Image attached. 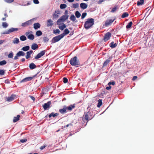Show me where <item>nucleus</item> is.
Returning a JSON list of instances; mask_svg holds the SVG:
<instances>
[{"mask_svg": "<svg viewBox=\"0 0 154 154\" xmlns=\"http://www.w3.org/2000/svg\"><path fill=\"white\" fill-rule=\"evenodd\" d=\"M144 3V0H139L137 2V5L139 6L141 5H143Z\"/></svg>", "mask_w": 154, "mask_h": 154, "instance_id": "obj_22", "label": "nucleus"}, {"mask_svg": "<svg viewBox=\"0 0 154 154\" xmlns=\"http://www.w3.org/2000/svg\"><path fill=\"white\" fill-rule=\"evenodd\" d=\"M13 55L12 52L10 53L8 55L9 58H11L13 57Z\"/></svg>", "mask_w": 154, "mask_h": 154, "instance_id": "obj_46", "label": "nucleus"}, {"mask_svg": "<svg viewBox=\"0 0 154 154\" xmlns=\"http://www.w3.org/2000/svg\"><path fill=\"white\" fill-rule=\"evenodd\" d=\"M137 79V77L136 76H134L133 78H132V80L133 81H134L136 79Z\"/></svg>", "mask_w": 154, "mask_h": 154, "instance_id": "obj_56", "label": "nucleus"}, {"mask_svg": "<svg viewBox=\"0 0 154 154\" xmlns=\"http://www.w3.org/2000/svg\"><path fill=\"white\" fill-rule=\"evenodd\" d=\"M15 97V95H12L10 97L7 98V100L8 101H11L13 100Z\"/></svg>", "mask_w": 154, "mask_h": 154, "instance_id": "obj_20", "label": "nucleus"}, {"mask_svg": "<svg viewBox=\"0 0 154 154\" xmlns=\"http://www.w3.org/2000/svg\"><path fill=\"white\" fill-rule=\"evenodd\" d=\"M85 118L86 120H88V116L86 114L85 115Z\"/></svg>", "mask_w": 154, "mask_h": 154, "instance_id": "obj_57", "label": "nucleus"}, {"mask_svg": "<svg viewBox=\"0 0 154 154\" xmlns=\"http://www.w3.org/2000/svg\"><path fill=\"white\" fill-rule=\"evenodd\" d=\"M133 24V22L132 21L128 23L126 26V28L127 30L130 29Z\"/></svg>", "mask_w": 154, "mask_h": 154, "instance_id": "obj_14", "label": "nucleus"}, {"mask_svg": "<svg viewBox=\"0 0 154 154\" xmlns=\"http://www.w3.org/2000/svg\"><path fill=\"white\" fill-rule=\"evenodd\" d=\"M111 34L109 32L106 33L104 36V40L105 41L109 40L111 37Z\"/></svg>", "mask_w": 154, "mask_h": 154, "instance_id": "obj_9", "label": "nucleus"}, {"mask_svg": "<svg viewBox=\"0 0 154 154\" xmlns=\"http://www.w3.org/2000/svg\"><path fill=\"white\" fill-rule=\"evenodd\" d=\"M67 109L66 107H64L62 109H60V112L62 113H65Z\"/></svg>", "mask_w": 154, "mask_h": 154, "instance_id": "obj_26", "label": "nucleus"}, {"mask_svg": "<svg viewBox=\"0 0 154 154\" xmlns=\"http://www.w3.org/2000/svg\"><path fill=\"white\" fill-rule=\"evenodd\" d=\"M67 7L66 5L64 4H61L60 5V7L61 9H63L66 8Z\"/></svg>", "mask_w": 154, "mask_h": 154, "instance_id": "obj_28", "label": "nucleus"}, {"mask_svg": "<svg viewBox=\"0 0 154 154\" xmlns=\"http://www.w3.org/2000/svg\"><path fill=\"white\" fill-rule=\"evenodd\" d=\"M122 17L123 18H124L125 17V13H124L122 16Z\"/></svg>", "mask_w": 154, "mask_h": 154, "instance_id": "obj_62", "label": "nucleus"}, {"mask_svg": "<svg viewBox=\"0 0 154 154\" xmlns=\"http://www.w3.org/2000/svg\"><path fill=\"white\" fill-rule=\"evenodd\" d=\"M80 8L83 9H85L87 8L88 5L84 3H82L80 4Z\"/></svg>", "mask_w": 154, "mask_h": 154, "instance_id": "obj_12", "label": "nucleus"}, {"mask_svg": "<svg viewBox=\"0 0 154 154\" xmlns=\"http://www.w3.org/2000/svg\"><path fill=\"white\" fill-rule=\"evenodd\" d=\"M94 20L93 19H88L85 22V27L86 29H89L94 24Z\"/></svg>", "mask_w": 154, "mask_h": 154, "instance_id": "obj_1", "label": "nucleus"}, {"mask_svg": "<svg viewBox=\"0 0 154 154\" xmlns=\"http://www.w3.org/2000/svg\"><path fill=\"white\" fill-rule=\"evenodd\" d=\"M45 147V146H41V147H40V149H44Z\"/></svg>", "mask_w": 154, "mask_h": 154, "instance_id": "obj_60", "label": "nucleus"}, {"mask_svg": "<svg viewBox=\"0 0 154 154\" xmlns=\"http://www.w3.org/2000/svg\"><path fill=\"white\" fill-rule=\"evenodd\" d=\"M32 23V21L30 20L28 21L25 23H23L22 24V26H26L29 25Z\"/></svg>", "mask_w": 154, "mask_h": 154, "instance_id": "obj_11", "label": "nucleus"}, {"mask_svg": "<svg viewBox=\"0 0 154 154\" xmlns=\"http://www.w3.org/2000/svg\"><path fill=\"white\" fill-rule=\"evenodd\" d=\"M69 2H72L74 1V0H67Z\"/></svg>", "mask_w": 154, "mask_h": 154, "instance_id": "obj_61", "label": "nucleus"}, {"mask_svg": "<svg viewBox=\"0 0 154 154\" xmlns=\"http://www.w3.org/2000/svg\"><path fill=\"white\" fill-rule=\"evenodd\" d=\"M27 140L26 139H22L20 140V142L22 143H23L24 142H25Z\"/></svg>", "mask_w": 154, "mask_h": 154, "instance_id": "obj_52", "label": "nucleus"}, {"mask_svg": "<svg viewBox=\"0 0 154 154\" xmlns=\"http://www.w3.org/2000/svg\"><path fill=\"white\" fill-rule=\"evenodd\" d=\"M35 34L38 36H39L42 35V32L40 30H38L36 32Z\"/></svg>", "mask_w": 154, "mask_h": 154, "instance_id": "obj_27", "label": "nucleus"}, {"mask_svg": "<svg viewBox=\"0 0 154 154\" xmlns=\"http://www.w3.org/2000/svg\"><path fill=\"white\" fill-rule=\"evenodd\" d=\"M69 32V30L68 29H66L64 30V32L61 34V35H63V37L65 35L68 34Z\"/></svg>", "mask_w": 154, "mask_h": 154, "instance_id": "obj_19", "label": "nucleus"}, {"mask_svg": "<svg viewBox=\"0 0 154 154\" xmlns=\"http://www.w3.org/2000/svg\"><path fill=\"white\" fill-rule=\"evenodd\" d=\"M64 21L63 20L62 18L60 17L57 21V24L58 25H60V24H61V23Z\"/></svg>", "mask_w": 154, "mask_h": 154, "instance_id": "obj_30", "label": "nucleus"}, {"mask_svg": "<svg viewBox=\"0 0 154 154\" xmlns=\"http://www.w3.org/2000/svg\"><path fill=\"white\" fill-rule=\"evenodd\" d=\"M102 100H98V105H97L98 107H100V106L102 105Z\"/></svg>", "mask_w": 154, "mask_h": 154, "instance_id": "obj_42", "label": "nucleus"}, {"mask_svg": "<svg viewBox=\"0 0 154 154\" xmlns=\"http://www.w3.org/2000/svg\"><path fill=\"white\" fill-rule=\"evenodd\" d=\"M4 41L2 40H0V45L2 43L4 42Z\"/></svg>", "mask_w": 154, "mask_h": 154, "instance_id": "obj_63", "label": "nucleus"}, {"mask_svg": "<svg viewBox=\"0 0 154 154\" xmlns=\"http://www.w3.org/2000/svg\"><path fill=\"white\" fill-rule=\"evenodd\" d=\"M31 99L33 100H35V98L34 97H31Z\"/></svg>", "mask_w": 154, "mask_h": 154, "instance_id": "obj_64", "label": "nucleus"}, {"mask_svg": "<svg viewBox=\"0 0 154 154\" xmlns=\"http://www.w3.org/2000/svg\"><path fill=\"white\" fill-rule=\"evenodd\" d=\"M70 19L72 21H75L76 19L74 15H71V16L70 17Z\"/></svg>", "mask_w": 154, "mask_h": 154, "instance_id": "obj_38", "label": "nucleus"}, {"mask_svg": "<svg viewBox=\"0 0 154 154\" xmlns=\"http://www.w3.org/2000/svg\"><path fill=\"white\" fill-rule=\"evenodd\" d=\"M57 115V114H54V113H52L49 115V117L50 118L51 116H53L54 117Z\"/></svg>", "mask_w": 154, "mask_h": 154, "instance_id": "obj_47", "label": "nucleus"}, {"mask_svg": "<svg viewBox=\"0 0 154 154\" xmlns=\"http://www.w3.org/2000/svg\"><path fill=\"white\" fill-rule=\"evenodd\" d=\"M51 104V103L50 101L48 102L47 103H45L43 106V107L45 109H46L47 108H48Z\"/></svg>", "mask_w": 154, "mask_h": 154, "instance_id": "obj_13", "label": "nucleus"}, {"mask_svg": "<svg viewBox=\"0 0 154 154\" xmlns=\"http://www.w3.org/2000/svg\"><path fill=\"white\" fill-rule=\"evenodd\" d=\"M110 46L112 48H114L117 46L116 43H114L113 42H112L110 45Z\"/></svg>", "mask_w": 154, "mask_h": 154, "instance_id": "obj_33", "label": "nucleus"}, {"mask_svg": "<svg viewBox=\"0 0 154 154\" xmlns=\"http://www.w3.org/2000/svg\"><path fill=\"white\" fill-rule=\"evenodd\" d=\"M104 0H99L98 2V3L99 4H100L102 2H103Z\"/></svg>", "mask_w": 154, "mask_h": 154, "instance_id": "obj_54", "label": "nucleus"}, {"mask_svg": "<svg viewBox=\"0 0 154 154\" xmlns=\"http://www.w3.org/2000/svg\"><path fill=\"white\" fill-rule=\"evenodd\" d=\"M49 41V39L47 37H45L44 38V41L45 42H46Z\"/></svg>", "mask_w": 154, "mask_h": 154, "instance_id": "obj_48", "label": "nucleus"}, {"mask_svg": "<svg viewBox=\"0 0 154 154\" xmlns=\"http://www.w3.org/2000/svg\"><path fill=\"white\" fill-rule=\"evenodd\" d=\"M115 84V82L113 81H112V82H109L108 83V85H114Z\"/></svg>", "mask_w": 154, "mask_h": 154, "instance_id": "obj_50", "label": "nucleus"}, {"mask_svg": "<svg viewBox=\"0 0 154 154\" xmlns=\"http://www.w3.org/2000/svg\"><path fill=\"white\" fill-rule=\"evenodd\" d=\"M20 40L22 41H24L26 39V37L24 35L21 36L20 37Z\"/></svg>", "mask_w": 154, "mask_h": 154, "instance_id": "obj_36", "label": "nucleus"}, {"mask_svg": "<svg viewBox=\"0 0 154 154\" xmlns=\"http://www.w3.org/2000/svg\"><path fill=\"white\" fill-rule=\"evenodd\" d=\"M20 116L19 115H17V117H14L13 119V122H16L19 119Z\"/></svg>", "mask_w": 154, "mask_h": 154, "instance_id": "obj_25", "label": "nucleus"}, {"mask_svg": "<svg viewBox=\"0 0 154 154\" xmlns=\"http://www.w3.org/2000/svg\"><path fill=\"white\" fill-rule=\"evenodd\" d=\"M31 32H26L25 33L26 35L27 36L28 38L30 40H32L34 38V36L32 34H31Z\"/></svg>", "mask_w": 154, "mask_h": 154, "instance_id": "obj_4", "label": "nucleus"}, {"mask_svg": "<svg viewBox=\"0 0 154 154\" xmlns=\"http://www.w3.org/2000/svg\"><path fill=\"white\" fill-rule=\"evenodd\" d=\"M109 86L106 87V89L107 90H109L111 88V87L110 85H109Z\"/></svg>", "mask_w": 154, "mask_h": 154, "instance_id": "obj_59", "label": "nucleus"}, {"mask_svg": "<svg viewBox=\"0 0 154 154\" xmlns=\"http://www.w3.org/2000/svg\"><path fill=\"white\" fill-rule=\"evenodd\" d=\"M79 7V4L78 3L74 4L72 5V7L74 8H77Z\"/></svg>", "mask_w": 154, "mask_h": 154, "instance_id": "obj_37", "label": "nucleus"}, {"mask_svg": "<svg viewBox=\"0 0 154 154\" xmlns=\"http://www.w3.org/2000/svg\"><path fill=\"white\" fill-rule=\"evenodd\" d=\"M45 52L44 51H42L38 53L37 55L35 57L36 59H38L43 56L45 54Z\"/></svg>", "mask_w": 154, "mask_h": 154, "instance_id": "obj_10", "label": "nucleus"}, {"mask_svg": "<svg viewBox=\"0 0 154 154\" xmlns=\"http://www.w3.org/2000/svg\"><path fill=\"white\" fill-rule=\"evenodd\" d=\"M14 0H5V1L8 3H10L13 2Z\"/></svg>", "mask_w": 154, "mask_h": 154, "instance_id": "obj_49", "label": "nucleus"}, {"mask_svg": "<svg viewBox=\"0 0 154 154\" xmlns=\"http://www.w3.org/2000/svg\"><path fill=\"white\" fill-rule=\"evenodd\" d=\"M5 71L2 70V69H0V75H2L4 74L5 73Z\"/></svg>", "mask_w": 154, "mask_h": 154, "instance_id": "obj_44", "label": "nucleus"}, {"mask_svg": "<svg viewBox=\"0 0 154 154\" xmlns=\"http://www.w3.org/2000/svg\"><path fill=\"white\" fill-rule=\"evenodd\" d=\"M75 15L77 17L79 18L81 16V14L79 11H77L75 12Z\"/></svg>", "mask_w": 154, "mask_h": 154, "instance_id": "obj_34", "label": "nucleus"}, {"mask_svg": "<svg viewBox=\"0 0 154 154\" xmlns=\"http://www.w3.org/2000/svg\"><path fill=\"white\" fill-rule=\"evenodd\" d=\"M114 21V20H109L106 21L105 24L106 26H108L111 24Z\"/></svg>", "mask_w": 154, "mask_h": 154, "instance_id": "obj_15", "label": "nucleus"}, {"mask_svg": "<svg viewBox=\"0 0 154 154\" xmlns=\"http://www.w3.org/2000/svg\"><path fill=\"white\" fill-rule=\"evenodd\" d=\"M40 27V25L39 23H35L33 25V27L35 29H37Z\"/></svg>", "mask_w": 154, "mask_h": 154, "instance_id": "obj_16", "label": "nucleus"}, {"mask_svg": "<svg viewBox=\"0 0 154 154\" xmlns=\"http://www.w3.org/2000/svg\"><path fill=\"white\" fill-rule=\"evenodd\" d=\"M19 42V40L18 38H15L13 41V42L14 44H18Z\"/></svg>", "mask_w": 154, "mask_h": 154, "instance_id": "obj_29", "label": "nucleus"}, {"mask_svg": "<svg viewBox=\"0 0 154 154\" xmlns=\"http://www.w3.org/2000/svg\"><path fill=\"white\" fill-rule=\"evenodd\" d=\"M60 31L58 29H56L54 30L53 31V33L55 34H56V33L59 34V33H60Z\"/></svg>", "mask_w": 154, "mask_h": 154, "instance_id": "obj_41", "label": "nucleus"}, {"mask_svg": "<svg viewBox=\"0 0 154 154\" xmlns=\"http://www.w3.org/2000/svg\"><path fill=\"white\" fill-rule=\"evenodd\" d=\"M60 14L61 13L60 11L58 10L55 11L53 15V18H58Z\"/></svg>", "mask_w": 154, "mask_h": 154, "instance_id": "obj_8", "label": "nucleus"}, {"mask_svg": "<svg viewBox=\"0 0 154 154\" xmlns=\"http://www.w3.org/2000/svg\"><path fill=\"white\" fill-rule=\"evenodd\" d=\"M63 82L66 83L67 82H68V79L66 78H63Z\"/></svg>", "mask_w": 154, "mask_h": 154, "instance_id": "obj_51", "label": "nucleus"}, {"mask_svg": "<svg viewBox=\"0 0 154 154\" xmlns=\"http://www.w3.org/2000/svg\"><path fill=\"white\" fill-rule=\"evenodd\" d=\"M63 38V35H61V34L57 35L53 38L52 42L53 43H55L57 42L60 41L61 38Z\"/></svg>", "mask_w": 154, "mask_h": 154, "instance_id": "obj_2", "label": "nucleus"}, {"mask_svg": "<svg viewBox=\"0 0 154 154\" xmlns=\"http://www.w3.org/2000/svg\"><path fill=\"white\" fill-rule=\"evenodd\" d=\"M33 2L35 4H38L39 2L38 0H34Z\"/></svg>", "mask_w": 154, "mask_h": 154, "instance_id": "obj_53", "label": "nucleus"}, {"mask_svg": "<svg viewBox=\"0 0 154 154\" xmlns=\"http://www.w3.org/2000/svg\"><path fill=\"white\" fill-rule=\"evenodd\" d=\"M29 49V46H27L23 47L22 50L24 51H26L28 50Z\"/></svg>", "mask_w": 154, "mask_h": 154, "instance_id": "obj_24", "label": "nucleus"}, {"mask_svg": "<svg viewBox=\"0 0 154 154\" xmlns=\"http://www.w3.org/2000/svg\"><path fill=\"white\" fill-rule=\"evenodd\" d=\"M32 79V77H29L28 78H26L25 79V80H26L27 81H28L29 80H31Z\"/></svg>", "mask_w": 154, "mask_h": 154, "instance_id": "obj_58", "label": "nucleus"}, {"mask_svg": "<svg viewBox=\"0 0 154 154\" xmlns=\"http://www.w3.org/2000/svg\"><path fill=\"white\" fill-rule=\"evenodd\" d=\"M18 29L17 28H11L6 31L5 32L3 33V34H9L11 32L18 31Z\"/></svg>", "mask_w": 154, "mask_h": 154, "instance_id": "obj_5", "label": "nucleus"}, {"mask_svg": "<svg viewBox=\"0 0 154 154\" xmlns=\"http://www.w3.org/2000/svg\"><path fill=\"white\" fill-rule=\"evenodd\" d=\"M116 9L117 8L116 7H115L112 9V10L111 11L113 12H114L116 11Z\"/></svg>", "mask_w": 154, "mask_h": 154, "instance_id": "obj_55", "label": "nucleus"}, {"mask_svg": "<svg viewBox=\"0 0 154 154\" xmlns=\"http://www.w3.org/2000/svg\"><path fill=\"white\" fill-rule=\"evenodd\" d=\"M68 11L66 10L65 12V15L60 17L64 21L68 18L69 15L68 14Z\"/></svg>", "mask_w": 154, "mask_h": 154, "instance_id": "obj_7", "label": "nucleus"}, {"mask_svg": "<svg viewBox=\"0 0 154 154\" xmlns=\"http://www.w3.org/2000/svg\"><path fill=\"white\" fill-rule=\"evenodd\" d=\"M75 107L74 105H71L68 107H66L67 109L69 110H71Z\"/></svg>", "mask_w": 154, "mask_h": 154, "instance_id": "obj_35", "label": "nucleus"}, {"mask_svg": "<svg viewBox=\"0 0 154 154\" xmlns=\"http://www.w3.org/2000/svg\"><path fill=\"white\" fill-rule=\"evenodd\" d=\"M38 48V46L36 44H33L31 46V48L33 50H35Z\"/></svg>", "mask_w": 154, "mask_h": 154, "instance_id": "obj_23", "label": "nucleus"}, {"mask_svg": "<svg viewBox=\"0 0 154 154\" xmlns=\"http://www.w3.org/2000/svg\"><path fill=\"white\" fill-rule=\"evenodd\" d=\"M29 68L31 69H33L35 68L36 66L35 64L33 63H32L29 65Z\"/></svg>", "mask_w": 154, "mask_h": 154, "instance_id": "obj_32", "label": "nucleus"}, {"mask_svg": "<svg viewBox=\"0 0 154 154\" xmlns=\"http://www.w3.org/2000/svg\"><path fill=\"white\" fill-rule=\"evenodd\" d=\"M6 61L3 60L0 62V65L2 66L5 64L6 63Z\"/></svg>", "mask_w": 154, "mask_h": 154, "instance_id": "obj_39", "label": "nucleus"}, {"mask_svg": "<svg viewBox=\"0 0 154 154\" xmlns=\"http://www.w3.org/2000/svg\"><path fill=\"white\" fill-rule=\"evenodd\" d=\"M109 60H106L103 63V66H106L109 62Z\"/></svg>", "mask_w": 154, "mask_h": 154, "instance_id": "obj_43", "label": "nucleus"}, {"mask_svg": "<svg viewBox=\"0 0 154 154\" xmlns=\"http://www.w3.org/2000/svg\"><path fill=\"white\" fill-rule=\"evenodd\" d=\"M70 63L73 66H76L79 64L78 61L77 60L76 57H74L73 59H72L70 61Z\"/></svg>", "mask_w": 154, "mask_h": 154, "instance_id": "obj_3", "label": "nucleus"}, {"mask_svg": "<svg viewBox=\"0 0 154 154\" xmlns=\"http://www.w3.org/2000/svg\"><path fill=\"white\" fill-rule=\"evenodd\" d=\"M87 15V13H83L82 15V19H84L86 16Z\"/></svg>", "mask_w": 154, "mask_h": 154, "instance_id": "obj_45", "label": "nucleus"}, {"mask_svg": "<svg viewBox=\"0 0 154 154\" xmlns=\"http://www.w3.org/2000/svg\"><path fill=\"white\" fill-rule=\"evenodd\" d=\"M32 51L30 50L29 51H28L26 53V59H28L30 57V55L32 53Z\"/></svg>", "mask_w": 154, "mask_h": 154, "instance_id": "obj_18", "label": "nucleus"}, {"mask_svg": "<svg viewBox=\"0 0 154 154\" xmlns=\"http://www.w3.org/2000/svg\"><path fill=\"white\" fill-rule=\"evenodd\" d=\"M64 21L63 20L62 18L60 17L57 21V24L58 25H60V24H61V23Z\"/></svg>", "mask_w": 154, "mask_h": 154, "instance_id": "obj_31", "label": "nucleus"}, {"mask_svg": "<svg viewBox=\"0 0 154 154\" xmlns=\"http://www.w3.org/2000/svg\"><path fill=\"white\" fill-rule=\"evenodd\" d=\"M59 26V28L61 30H63L66 27V26L64 23L60 24Z\"/></svg>", "mask_w": 154, "mask_h": 154, "instance_id": "obj_17", "label": "nucleus"}, {"mask_svg": "<svg viewBox=\"0 0 154 154\" xmlns=\"http://www.w3.org/2000/svg\"><path fill=\"white\" fill-rule=\"evenodd\" d=\"M2 26L3 27L6 28L8 26V24L6 22H3L2 23Z\"/></svg>", "mask_w": 154, "mask_h": 154, "instance_id": "obj_40", "label": "nucleus"}, {"mask_svg": "<svg viewBox=\"0 0 154 154\" xmlns=\"http://www.w3.org/2000/svg\"><path fill=\"white\" fill-rule=\"evenodd\" d=\"M53 24V21L51 19L48 20L47 21V26H51Z\"/></svg>", "mask_w": 154, "mask_h": 154, "instance_id": "obj_21", "label": "nucleus"}, {"mask_svg": "<svg viewBox=\"0 0 154 154\" xmlns=\"http://www.w3.org/2000/svg\"><path fill=\"white\" fill-rule=\"evenodd\" d=\"M25 55V53L24 52L22 51H19L17 54L16 56L14 57V59L16 60L18 58V57L21 56H24Z\"/></svg>", "mask_w": 154, "mask_h": 154, "instance_id": "obj_6", "label": "nucleus"}]
</instances>
